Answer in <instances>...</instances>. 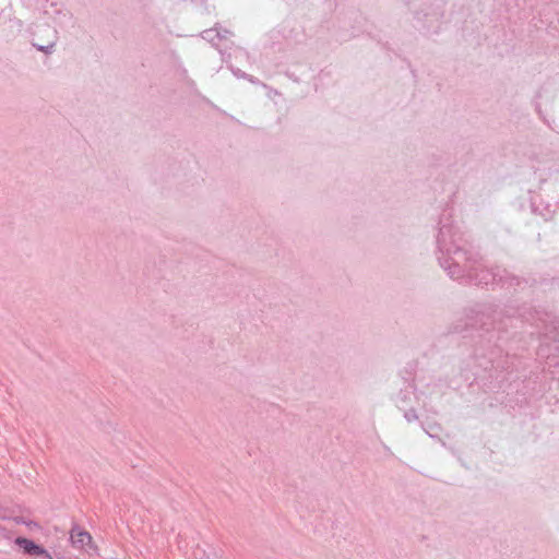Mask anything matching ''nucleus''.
<instances>
[{"instance_id":"5","label":"nucleus","mask_w":559,"mask_h":559,"mask_svg":"<svg viewBox=\"0 0 559 559\" xmlns=\"http://www.w3.org/2000/svg\"><path fill=\"white\" fill-rule=\"evenodd\" d=\"M405 418L407 421H413L418 418L417 414L414 411H409L405 414Z\"/></svg>"},{"instance_id":"6","label":"nucleus","mask_w":559,"mask_h":559,"mask_svg":"<svg viewBox=\"0 0 559 559\" xmlns=\"http://www.w3.org/2000/svg\"><path fill=\"white\" fill-rule=\"evenodd\" d=\"M479 282H480V283L488 284V281H487L485 277H481V278L479 280Z\"/></svg>"},{"instance_id":"1","label":"nucleus","mask_w":559,"mask_h":559,"mask_svg":"<svg viewBox=\"0 0 559 559\" xmlns=\"http://www.w3.org/2000/svg\"><path fill=\"white\" fill-rule=\"evenodd\" d=\"M465 253L462 251H456L454 253L453 263L451 265H445L443 262L441 265L448 271L451 277H460L463 275L464 270L461 266V262L464 259Z\"/></svg>"},{"instance_id":"4","label":"nucleus","mask_w":559,"mask_h":559,"mask_svg":"<svg viewBox=\"0 0 559 559\" xmlns=\"http://www.w3.org/2000/svg\"><path fill=\"white\" fill-rule=\"evenodd\" d=\"M39 550L43 554H36L34 555L35 557H38L40 559H52L51 555L44 547L39 546Z\"/></svg>"},{"instance_id":"2","label":"nucleus","mask_w":559,"mask_h":559,"mask_svg":"<svg viewBox=\"0 0 559 559\" xmlns=\"http://www.w3.org/2000/svg\"><path fill=\"white\" fill-rule=\"evenodd\" d=\"M70 539L76 547L84 548L92 543V536L86 531L73 528L71 531Z\"/></svg>"},{"instance_id":"3","label":"nucleus","mask_w":559,"mask_h":559,"mask_svg":"<svg viewBox=\"0 0 559 559\" xmlns=\"http://www.w3.org/2000/svg\"><path fill=\"white\" fill-rule=\"evenodd\" d=\"M15 544L19 545L24 550V552L28 555L34 556L36 554H43L39 550V545L35 544L33 540L27 539L25 537H17L15 539Z\"/></svg>"}]
</instances>
